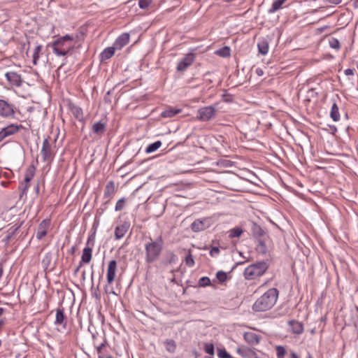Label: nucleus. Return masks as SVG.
<instances>
[{
  "label": "nucleus",
  "mask_w": 358,
  "mask_h": 358,
  "mask_svg": "<svg viewBox=\"0 0 358 358\" xmlns=\"http://www.w3.org/2000/svg\"><path fill=\"white\" fill-rule=\"evenodd\" d=\"M185 264L189 267H192L194 265V261L190 250H189L188 254L185 257Z\"/></svg>",
  "instance_id": "nucleus-36"
},
{
  "label": "nucleus",
  "mask_w": 358,
  "mask_h": 358,
  "mask_svg": "<svg viewBox=\"0 0 358 358\" xmlns=\"http://www.w3.org/2000/svg\"><path fill=\"white\" fill-rule=\"evenodd\" d=\"M56 139L54 142L51 143L49 138L44 139L43 142L42 148L41 150V154L43 157V160L44 162L50 161L52 159L54 156V150L52 149V144L55 143Z\"/></svg>",
  "instance_id": "nucleus-6"
},
{
  "label": "nucleus",
  "mask_w": 358,
  "mask_h": 358,
  "mask_svg": "<svg viewBox=\"0 0 358 358\" xmlns=\"http://www.w3.org/2000/svg\"><path fill=\"white\" fill-rule=\"evenodd\" d=\"M289 358H299L296 353L294 351L290 352Z\"/></svg>",
  "instance_id": "nucleus-52"
},
{
  "label": "nucleus",
  "mask_w": 358,
  "mask_h": 358,
  "mask_svg": "<svg viewBox=\"0 0 358 358\" xmlns=\"http://www.w3.org/2000/svg\"><path fill=\"white\" fill-rule=\"evenodd\" d=\"M181 112V109L169 108L164 110L161 115L163 117H172Z\"/></svg>",
  "instance_id": "nucleus-24"
},
{
  "label": "nucleus",
  "mask_w": 358,
  "mask_h": 358,
  "mask_svg": "<svg viewBox=\"0 0 358 358\" xmlns=\"http://www.w3.org/2000/svg\"><path fill=\"white\" fill-rule=\"evenodd\" d=\"M115 186L113 181H109L106 185L104 190V197L111 198L115 193Z\"/></svg>",
  "instance_id": "nucleus-19"
},
{
  "label": "nucleus",
  "mask_w": 358,
  "mask_h": 358,
  "mask_svg": "<svg viewBox=\"0 0 358 358\" xmlns=\"http://www.w3.org/2000/svg\"><path fill=\"white\" fill-rule=\"evenodd\" d=\"M50 220H43L38 225L37 232H36V238L39 240L42 239L47 234L48 229L50 226Z\"/></svg>",
  "instance_id": "nucleus-11"
},
{
  "label": "nucleus",
  "mask_w": 358,
  "mask_h": 358,
  "mask_svg": "<svg viewBox=\"0 0 358 358\" xmlns=\"http://www.w3.org/2000/svg\"><path fill=\"white\" fill-rule=\"evenodd\" d=\"M92 258V249L91 248H85L81 257V263H89Z\"/></svg>",
  "instance_id": "nucleus-21"
},
{
  "label": "nucleus",
  "mask_w": 358,
  "mask_h": 358,
  "mask_svg": "<svg viewBox=\"0 0 358 358\" xmlns=\"http://www.w3.org/2000/svg\"><path fill=\"white\" fill-rule=\"evenodd\" d=\"M117 50L114 46L108 47L103 50L101 53V57L102 60L108 59L111 58L114 54L115 50Z\"/></svg>",
  "instance_id": "nucleus-22"
},
{
  "label": "nucleus",
  "mask_w": 358,
  "mask_h": 358,
  "mask_svg": "<svg viewBox=\"0 0 358 358\" xmlns=\"http://www.w3.org/2000/svg\"><path fill=\"white\" fill-rule=\"evenodd\" d=\"M259 252L262 253H265L266 252V248L264 242L262 240L259 241Z\"/></svg>",
  "instance_id": "nucleus-46"
},
{
  "label": "nucleus",
  "mask_w": 358,
  "mask_h": 358,
  "mask_svg": "<svg viewBox=\"0 0 358 358\" xmlns=\"http://www.w3.org/2000/svg\"><path fill=\"white\" fill-rule=\"evenodd\" d=\"M210 284V280L208 277H202L199 280V285L201 287H206Z\"/></svg>",
  "instance_id": "nucleus-41"
},
{
  "label": "nucleus",
  "mask_w": 358,
  "mask_h": 358,
  "mask_svg": "<svg viewBox=\"0 0 358 358\" xmlns=\"http://www.w3.org/2000/svg\"><path fill=\"white\" fill-rule=\"evenodd\" d=\"M257 47L259 53L264 55H266L268 52V42L265 38H261L259 40L257 43Z\"/></svg>",
  "instance_id": "nucleus-20"
},
{
  "label": "nucleus",
  "mask_w": 358,
  "mask_h": 358,
  "mask_svg": "<svg viewBox=\"0 0 358 358\" xmlns=\"http://www.w3.org/2000/svg\"><path fill=\"white\" fill-rule=\"evenodd\" d=\"M100 358H112V357L109 356L108 357H105V355H104V356H101V357L100 356Z\"/></svg>",
  "instance_id": "nucleus-58"
},
{
  "label": "nucleus",
  "mask_w": 358,
  "mask_h": 358,
  "mask_svg": "<svg viewBox=\"0 0 358 358\" xmlns=\"http://www.w3.org/2000/svg\"><path fill=\"white\" fill-rule=\"evenodd\" d=\"M129 41V34L128 33H123L115 41L113 46L117 50H121Z\"/></svg>",
  "instance_id": "nucleus-13"
},
{
  "label": "nucleus",
  "mask_w": 358,
  "mask_h": 358,
  "mask_svg": "<svg viewBox=\"0 0 358 358\" xmlns=\"http://www.w3.org/2000/svg\"><path fill=\"white\" fill-rule=\"evenodd\" d=\"M307 358H313V357L311 356H308V357H307Z\"/></svg>",
  "instance_id": "nucleus-59"
},
{
  "label": "nucleus",
  "mask_w": 358,
  "mask_h": 358,
  "mask_svg": "<svg viewBox=\"0 0 358 358\" xmlns=\"http://www.w3.org/2000/svg\"><path fill=\"white\" fill-rule=\"evenodd\" d=\"M6 78L10 85L15 87H20L22 83V79L20 75L14 71H10L6 73Z\"/></svg>",
  "instance_id": "nucleus-10"
},
{
  "label": "nucleus",
  "mask_w": 358,
  "mask_h": 358,
  "mask_svg": "<svg viewBox=\"0 0 358 358\" xmlns=\"http://www.w3.org/2000/svg\"><path fill=\"white\" fill-rule=\"evenodd\" d=\"M205 352L210 355H214V345L212 343H206L204 346Z\"/></svg>",
  "instance_id": "nucleus-42"
},
{
  "label": "nucleus",
  "mask_w": 358,
  "mask_h": 358,
  "mask_svg": "<svg viewBox=\"0 0 358 358\" xmlns=\"http://www.w3.org/2000/svg\"><path fill=\"white\" fill-rule=\"evenodd\" d=\"M107 344V341L106 339H104V341L99 345L96 347V351H97V353H98V357L99 358H100V356H104V353H103V348L104 347L106 346V345Z\"/></svg>",
  "instance_id": "nucleus-37"
},
{
  "label": "nucleus",
  "mask_w": 358,
  "mask_h": 358,
  "mask_svg": "<svg viewBox=\"0 0 358 358\" xmlns=\"http://www.w3.org/2000/svg\"><path fill=\"white\" fill-rule=\"evenodd\" d=\"M329 46L335 50H339L341 48L340 42L336 38H331L329 40Z\"/></svg>",
  "instance_id": "nucleus-35"
},
{
  "label": "nucleus",
  "mask_w": 358,
  "mask_h": 358,
  "mask_svg": "<svg viewBox=\"0 0 358 358\" xmlns=\"http://www.w3.org/2000/svg\"><path fill=\"white\" fill-rule=\"evenodd\" d=\"M243 233V230L240 227H236L229 231V237L230 238H238Z\"/></svg>",
  "instance_id": "nucleus-29"
},
{
  "label": "nucleus",
  "mask_w": 358,
  "mask_h": 358,
  "mask_svg": "<svg viewBox=\"0 0 358 358\" xmlns=\"http://www.w3.org/2000/svg\"><path fill=\"white\" fill-rule=\"evenodd\" d=\"M164 343H165L166 350L168 352H169L171 353H173L176 351V344L173 340H166Z\"/></svg>",
  "instance_id": "nucleus-33"
},
{
  "label": "nucleus",
  "mask_w": 358,
  "mask_h": 358,
  "mask_svg": "<svg viewBox=\"0 0 358 358\" xmlns=\"http://www.w3.org/2000/svg\"><path fill=\"white\" fill-rule=\"evenodd\" d=\"M217 356L220 358H232L224 348L217 350Z\"/></svg>",
  "instance_id": "nucleus-39"
},
{
  "label": "nucleus",
  "mask_w": 358,
  "mask_h": 358,
  "mask_svg": "<svg viewBox=\"0 0 358 358\" xmlns=\"http://www.w3.org/2000/svg\"><path fill=\"white\" fill-rule=\"evenodd\" d=\"M22 127V125L11 124L3 128L1 130L4 133L5 136L8 137L9 136L16 134Z\"/></svg>",
  "instance_id": "nucleus-17"
},
{
  "label": "nucleus",
  "mask_w": 358,
  "mask_h": 358,
  "mask_svg": "<svg viewBox=\"0 0 358 358\" xmlns=\"http://www.w3.org/2000/svg\"><path fill=\"white\" fill-rule=\"evenodd\" d=\"M20 226L17 227H11L9 231H8L7 235L3 238V242L7 244L10 241V240L13 237V236L16 234V232L18 231Z\"/></svg>",
  "instance_id": "nucleus-30"
},
{
  "label": "nucleus",
  "mask_w": 358,
  "mask_h": 358,
  "mask_svg": "<svg viewBox=\"0 0 358 358\" xmlns=\"http://www.w3.org/2000/svg\"><path fill=\"white\" fill-rule=\"evenodd\" d=\"M3 274V269L0 268V278L2 276Z\"/></svg>",
  "instance_id": "nucleus-57"
},
{
  "label": "nucleus",
  "mask_w": 358,
  "mask_h": 358,
  "mask_svg": "<svg viewBox=\"0 0 358 358\" xmlns=\"http://www.w3.org/2000/svg\"><path fill=\"white\" fill-rule=\"evenodd\" d=\"M330 117L335 122H337L340 120V113L337 104L334 103L331 106Z\"/></svg>",
  "instance_id": "nucleus-26"
},
{
  "label": "nucleus",
  "mask_w": 358,
  "mask_h": 358,
  "mask_svg": "<svg viewBox=\"0 0 358 358\" xmlns=\"http://www.w3.org/2000/svg\"><path fill=\"white\" fill-rule=\"evenodd\" d=\"M129 225L127 223H124L117 226L115 229V237L116 239L122 238L129 229Z\"/></svg>",
  "instance_id": "nucleus-16"
},
{
  "label": "nucleus",
  "mask_w": 358,
  "mask_h": 358,
  "mask_svg": "<svg viewBox=\"0 0 358 358\" xmlns=\"http://www.w3.org/2000/svg\"><path fill=\"white\" fill-rule=\"evenodd\" d=\"M327 1L329 3L337 5L341 2V0H327Z\"/></svg>",
  "instance_id": "nucleus-51"
},
{
  "label": "nucleus",
  "mask_w": 358,
  "mask_h": 358,
  "mask_svg": "<svg viewBox=\"0 0 358 358\" xmlns=\"http://www.w3.org/2000/svg\"><path fill=\"white\" fill-rule=\"evenodd\" d=\"M35 169L34 166H29L26 171L25 176L32 179L34 176Z\"/></svg>",
  "instance_id": "nucleus-44"
},
{
  "label": "nucleus",
  "mask_w": 358,
  "mask_h": 358,
  "mask_svg": "<svg viewBox=\"0 0 358 358\" xmlns=\"http://www.w3.org/2000/svg\"><path fill=\"white\" fill-rule=\"evenodd\" d=\"M41 50H42L41 45H38L35 47L34 52H33V56H32V57H33L32 62H33L34 65L38 64V61L39 59V54H40Z\"/></svg>",
  "instance_id": "nucleus-31"
},
{
  "label": "nucleus",
  "mask_w": 358,
  "mask_h": 358,
  "mask_svg": "<svg viewBox=\"0 0 358 358\" xmlns=\"http://www.w3.org/2000/svg\"><path fill=\"white\" fill-rule=\"evenodd\" d=\"M268 269V265L264 262H257L248 266L244 271V276L248 280H252L262 275Z\"/></svg>",
  "instance_id": "nucleus-4"
},
{
  "label": "nucleus",
  "mask_w": 358,
  "mask_h": 358,
  "mask_svg": "<svg viewBox=\"0 0 358 358\" xmlns=\"http://www.w3.org/2000/svg\"><path fill=\"white\" fill-rule=\"evenodd\" d=\"M162 145V142L160 141H155L153 143L150 144L146 150L145 152L147 153H151L157 150L158 148H159Z\"/></svg>",
  "instance_id": "nucleus-34"
},
{
  "label": "nucleus",
  "mask_w": 358,
  "mask_h": 358,
  "mask_svg": "<svg viewBox=\"0 0 358 358\" xmlns=\"http://www.w3.org/2000/svg\"><path fill=\"white\" fill-rule=\"evenodd\" d=\"M292 333L301 334L303 331V325L301 322L296 320H290L288 322Z\"/></svg>",
  "instance_id": "nucleus-15"
},
{
  "label": "nucleus",
  "mask_w": 358,
  "mask_h": 358,
  "mask_svg": "<svg viewBox=\"0 0 358 358\" xmlns=\"http://www.w3.org/2000/svg\"><path fill=\"white\" fill-rule=\"evenodd\" d=\"M106 130V124L101 121L95 122L92 125V131L96 134H102Z\"/></svg>",
  "instance_id": "nucleus-25"
},
{
  "label": "nucleus",
  "mask_w": 358,
  "mask_h": 358,
  "mask_svg": "<svg viewBox=\"0 0 358 358\" xmlns=\"http://www.w3.org/2000/svg\"><path fill=\"white\" fill-rule=\"evenodd\" d=\"M195 60V54L189 52L178 62L176 69L178 71H184L192 64Z\"/></svg>",
  "instance_id": "nucleus-8"
},
{
  "label": "nucleus",
  "mask_w": 358,
  "mask_h": 358,
  "mask_svg": "<svg viewBox=\"0 0 358 358\" xmlns=\"http://www.w3.org/2000/svg\"><path fill=\"white\" fill-rule=\"evenodd\" d=\"M216 277L221 282H224L227 278V273L222 271H217Z\"/></svg>",
  "instance_id": "nucleus-43"
},
{
  "label": "nucleus",
  "mask_w": 358,
  "mask_h": 358,
  "mask_svg": "<svg viewBox=\"0 0 358 358\" xmlns=\"http://www.w3.org/2000/svg\"><path fill=\"white\" fill-rule=\"evenodd\" d=\"M207 358H213V357H207Z\"/></svg>",
  "instance_id": "nucleus-60"
},
{
  "label": "nucleus",
  "mask_w": 358,
  "mask_h": 358,
  "mask_svg": "<svg viewBox=\"0 0 358 358\" xmlns=\"http://www.w3.org/2000/svg\"><path fill=\"white\" fill-rule=\"evenodd\" d=\"M255 72H256L257 75L259 76H262L264 75V71L261 68H257L255 70Z\"/></svg>",
  "instance_id": "nucleus-50"
},
{
  "label": "nucleus",
  "mask_w": 358,
  "mask_h": 358,
  "mask_svg": "<svg viewBox=\"0 0 358 358\" xmlns=\"http://www.w3.org/2000/svg\"><path fill=\"white\" fill-rule=\"evenodd\" d=\"M125 201H125L124 198H122V199H119L115 205V210L116 211L122 210L124 208Z\"/></svg>",
  "instance_id": "nucleus-40"
},
{
  "label": "nucleus",
  "mask_w": 358,
  "mask_h": 358,
  "mask_svg": "<svg viewBox=\"0 0 358 358\" xmlns=\"http://www.w3.org/2000/svg\"><path fill=\"white\" fill-rule=\"evenodd\" d=\"M15 106L4 99H0V116L4 118L13 117Z\"/></svg>",
  "instance_id": "nucleus-7"
},
{
  "label": "nucleus",
  "mask_w": 358,
  "mask_h": 358,
  "mask_svg": "<svg viewBox=\"0 0 358 358\" xmlns=\"http://www.w3.org/2000/svg\"><path fill=\"white\" fill-rule=\"evenodd\" d=\"M31 179L25 176L24 178V186L23 187L22 192L24 193L29 187V182Z\"/></svg>",
  "instance_id": "nucleus-48"
},
{
  "label": "nucleus",
  "mask_w": 358,
  "mask_h": 358,
  "mask_svg": "<svg viewBox=\"0 0 358 358\" xmlns=\"http://www.w3.org/2000/svg\"><path fill=\"white\" fill-rule=\"evenodd\" d=\"M216 113L217 110L212 106L202 107L198 110L196 118L203 122L209 121L215 117Z\"/></svg>",
  "instance_id": "nucleus-5"
},
{
  "label": "nucleus",
  "mask_w": 358,
  "mask_h": 358,
  "mask_svg": "<svg viewBox=\"0 0 358 358\" xmlns=\"http://www.w3.org/2000/svg\"><path fill=\"white\" fill-rule=\"evenodd\" d=\"M65 320V316L64 314V310L63 308L60 309L58 308L56 311V315H55V324H63Z\"/></svg>",
  "instance_id": "nucleus-28"
},
{
  "label": "nucleus",
  "mask_w": 358,
  "mask_h": 358,
  "mask_svg": "<svg viewBox=\"0 0 358 358\" xmlns=\"http://www.w3.org/2000/svg\"><path fill=\"white\" fill-rule=\"evenodd\" d=\"M73 37L66 34L54 41L51 45L53 52L57 56H66L74 48Z\"/></svg>",
  "instance_id": "nucleus-3"
},
{
  "label": "nucleus",
  "mask_w": 358,
  "mask_h": 358,
  "mask_svg": "<svg viewBox=\"0 0 358 358\" xmlns=\"http://www.w3.org/2000/svg\"><path fill=\"white\" fill-rule=\"evenodd\" d=\"M175 259H176V255H173V254H172V255H171V261H170V262H171V261H175Z\"/></svg>",
  "instance_id": "nucleus-55"
},
{
  "label": "nucleus",
  "mask_w": 358,
  "mask_h": 358,
  "mask_svg": "<svg viewBox=\"0 0 358 358\" xmlns=\"http://www.w3.org/2000/svg\"><path fill=\"white\" fill-rule=\"evenodd\" d=\"M164 247V241L161 236L157 237L155 240L149 238V241L145 244V260L146 263L151 264L159 259Z\"/></svg>",
  "instance_id": "nucleus-2"
},
{
  "label": "nucleus",
  "mask_w": 358,
  "mask_h": 358,
  "mask_svg": "<svg viewBox=\"0 0 358 358\" xmlns=\"http://www.w3.org/2000/svg\"><path fill=\"white\" fill-rule=\"evenodd\" d=\"M355 70L354 69H345L344 73L346 76H352L355 73Z\"/></svg>",
  "instance_id": "nucleus-49"
},
{
  "label": "nucleus",
  "mask_w": 358,
  "mask_h": 358,
  "mask_svg": "<svg viewBox=\"0 0 358 358\" xmlns=\"http://www.w3.org/2000/svg\"><path fill=\"white\" fill-rule=\"evenodd\" d=\"M251 230L252 235L256 238H260L263 236L265 234L264 231L262 229V227L255 222L252 223Z\"/></svg>",
  "instance_id": "nucleus-23"
},
{
  "label": "nucleus",
  "mask_w": 358,
  "mask_h": 358,
  "mask_svg": "<svg viewBox=\"0 0 358 358\" xmlns=\"http://www.w3.org/2000/svg\"><path fill=\"white\" fill-rule=\"evenodd\" d=\"M116 271H117V262L114 259L109 262L108 268H107V274H106V278H107V282L108 285H111L116 276Z\"/></svg>",
  "instance_id": "nucleus-9"
},
{
  "label": "nucleus",
  "mask_w": 358,
  "mask_h": 358,
  "mask_svg": "<svg viewBox=\"0 0 358 358\" xmlns=\"http://www.w3.org/2000/svg\"><path fill=\"white\" fill-rule=\"evenodd\" d=\"M151 2L152 0H139L138 4L140 8L145 9L148 7Z\"/></svg>",
  "instance_id": "nucleus-45"
},
{
  "label": "nucleus",
  "mask_w": 358,
  "mask_h": 358,
  "mask_svg": "<svg viewBox=\"0 0 358 358\" xmlns=\"http://www.w3.org/2000/svg\"><path fill=\"white\" fill-rule=\"evenodd\" d=\"M81 266H82V263H81V262H80V265H79V266L76 268V269L75 270V273H77V272L79 271V269H80V268Z\"/></svg>",
  "instance_id": "nucleus-54"
},
{
  "label": "nucleus",
  "mask_w": 358,
  "mask_h": 358,
  "mask_svg": "<svg viewBox=\"0 0 358 358\" xmlns=\"http://www.w3.org/2000/svg\"><path fill=\"white\" fill-rule=\"evenodd\" d=\"M192 229L195 231H201L209 227V220L208 219L196 220L192 224Z\"/></svg>",
  "instance_id": "nucleus-12"
},
{
  "label": "nucleus",
  "mask_w": 358,
  "mask_h": 358,
  "mask_svg": "<svg viewBox=\"0 0 358 358\" xmlns=\"http://www.w3.org/2000/svg\"><path fill=\"white\" fill-rule=\"evenodd\" d=\"M220 253V249L217 247H213L210 251V255L211 257H215V255Z\"/></svg>",
  "instance_id": "nucleus-47"
},
{
  "label": "nucleus",
  "mask_w": 358,
  "mask_h": 358,
  "mask_svg": "<svg viewBox=\"0 0 358 358\" xmlns=\"http://www.w3.org/2000/svg\"><path fill=\"white\" fill-rule=\"evenodd\" d=\"M230 48L227 46H225L216 50L215 54L222 57H228L230 56Z\"/></svg>",
  "instance_id": "nucleus-32"
},
{
  "label": "nucleus",
  "mask_w": 358,
  "mask_h": 358,
  "mask_svg": "<svg viewBox=\"0 0 358 358\" xmlns=\"http://www.w3.org/2000/svg\"><path fill=\"white\" fill-rule=\"evenodd\" d=\"M69 107L71 113L77 120L81 121L83 119V110L80 107L71 103L69 104Z\"/></svg>",
  "instance_id": "nucleus-18"
},
{
  "label": "nucleus",
  "mask_w": 358,
  "mask_h": 358,
  "mask_svg": "<svg viewBox=\"0 0 358 358\" xmlns=\"http://www.w3.org/2000/svg\"><path fill=\"white\" fill-rule=\"evenodd\" d=\"M276 353L278 358H285V355L286 354L285 348L282 346H277L276 347Z\"/></svg>",
  "instance_id": "nucleus-38"
},
{
  "label": "nucleus",
  "mask_w": 358,
  "mask_h": 358,
  "mask_svg": "<svg viewBox=\"0 0 358 358\" xmlns=\"http://www.w3.org/2000/svg\"><path fill=\"white\" fill-rule=\"evenodd\" d=\"M287 0H275L271 7L268 9L269 13H273L276 12L277 10L282 8V4L286 1Z\"/></svg>",
  "instance_id": "nucleus-27"
},
{
  "label": "nucleus",
  "mask_w": 358,
  "mask_h": 358,
  "mask_svg": "<svg viewBox=\"0 0 358 358\" xmlns=\"http://www.w3.org/2000/svg\"><path fill=\"white\" fill-rule=\"evenodd\" d=\"M279 292L276 288H271L258 298L252 306L256 312H264L271 309L278 298Z\"/></svg>",
  "instance_id": "nucleus-1"
},
{
  "label": "nucleus",
  "mask_w": 358,
  "mask_h": 358,
  "mask_svg": "<svg viewBox=\"0 0 358 358\" xmlns=\"http://www.w3.org/2000/svg\"><path fill=\"white\" fill-rule=\"evenodd\" d=\"M6 136H5L4 133L2 130L0 131V143L5 138Z\"/></svg>",
  "instance_id": "nucleus-53"
},
{
  "label": "nucleus",
  "mask_w": 358,
  "mask_h": 358,
  "mask_svg": "<svg viewBox=\"0 0 358 358\" xmlns=\"http://www.w3.org/2000/svg\"><path fill=\"white\" fill-rule=\"evenodd\" d=\"M3 313V308H0V315H1Z\"/></svg>",
  "instance_id": "nucleus-56"
},
{
  "label": "nucleus",
  "mask_w": 358,
  "mask_h": 358,
  "mask_svg": "<svg viewBox=\"0 0 358 358\" xmlns=\"http://www.w3.org/2000/svg\"><path fill=\"white\" fill-rule=\"evenodd\" d=\"M244 339L250 345H257L260 341V336L253 332H246L244 334Z\"/></svg>",
  "instance_id": "nucleus-14"
}]
</instances>
